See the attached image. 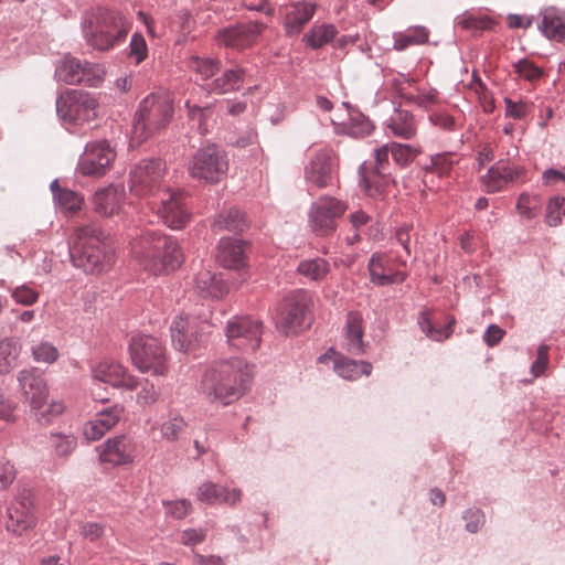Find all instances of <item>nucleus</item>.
Segmentation results:
<instances>
[{"instance_id": "nucleus-1", "label": "nucleus", "mask_w": 565, "mask_h": 565, "mask_svg": "<svg viewBox=\"0 0 565 565\" xmlns=\"http://www.w3.org/2000/svg\"><path fill=\"white\" fill-rule=\"evenodd\" d=\"M166 163L158 158L138 161L129 172V190L139 198L150 199L163 223L172 230H180L190 220L181 192L164 188Z\"/></svg>"}, {"instance_id": "nucleus-2", "label": "nucleus", "mask_w": 565, "mask_h": 565, "mask_svg": "<svg viewBox=\"0 0 565 565\" xmlns=\"http://www.w3.org/2000/svg\"><path fill=\"white\" fill-rule=\"evenodd\" d=\"M252 377V369L243 359L231 358L205 371L202 391L209 401L228 405L246 393Z\"/></svg>"}, {"instance_id": "nucleus-3", "label": "nucleus", "mask_w": 565, "mask_h": 565, "mask_svg": "<svg viewBox=\"0 0 565 565\" xmlns=\"http://www.w3.org/2000/svg\"><path fill=\"white\" fill-rule=\"evenodd\" d=\"M81 28L89 47L108 52L125 42L131 22L118 10L96 7L83 14Z\"/></svg>"}, {"instance_id": "nucleus-4", "label": "nucleus", "mask_w": 565, "mask_h": 565, "mask_svg": "<svg viewBox=\"0 0 565 565\" xmlns=\"http://www.w3.org/2000/svg\"><path fill=\"white\" fill-rule=\"evenodd\" d=\"M70 257L73 265L86 274H100L113 263L111 241L96 224L82 226L70 245Z\"/></svg>"}, {"instance_id": "nucleus-5", "label": "nucleus", "mask_w": 565, "mask_h": 565, "mask_svg": "<svg viewBox=\"0 0 565 565\" xmlns=\"http://www.w3.org/2000/svg\"><path fill=\"white\" fill-rule=\"evenodd\" d=\"M139 264L149 273L159 275L173 271L183 263L184 256L177 239L158 231H146L131 245Z\"/></svg>"}, {"instance_id": "nucleus-6", "label": "nucleus", "mask_w": 565, "mask_h": 565, "mask_svg": "<svg viewBox=\"0 0 565 565\" xmlns=\"http://www.w3.org/2000/svg\"><path fill=\"white\" fill-rule=\"evenodd\" d=\"M173 115L172 99L167 94L152 93L145 97L135 114L132 135L142 142L156 131L164 128Z\"/></svg>"}, {"instance_id": "nucleus-7", "label": "nucleus", "mask_w": 565, "mask_h": 565, "mask_svg": "<svg viewBox=\"0 0 565 565\" xmlns=\"http://www.w3.org/2000/svg\"><path fill=\"white\" fill-rule=\"evenodd\" d=\"M129 353L132 364L142 373L156 376L168 373V358L161 341L149 334H137L130 339Z\"/></svg>"}, {"instance_id": "nucleus-8", "label": "nucleus", "mask_w": 565, "mask_h": 565, "mask_svg": "<svg viewBox=\"0 0 565 565\" xmlns=\"http://www.w3.org/2000/svg\"><path fill=\"white\" fill-rule=\"evenodd\" d=\"M228 159L226 152L215 143L199 148L188 162L191 178L216 184L227 174Z\"/></svg>"}, {"instance_id": "nucleus-9", "label": "nucleus", "mask_w": 565, "mask_h": 565, "mask_svg": "<svg viewBox=\"0 0 565 565\" xmlns=\"http://www.w3.org/2000/svg\"><path fill=\"white\" fill-rule=\"evenodd\" d=\"M98 103L88 92L67 89L56 99V113L63 121L79 125L93 120Z\"/></svg>"}, {"instance_id": "nucleus-10", "label": "nucleus", "mask_w": 565, "mask_h": 565, "mask_svg": "<svg viewBox=\"0 0 565 565\" xmlns=\"http://www.w3.org/2000/svg\"><path fill=\"white\" fill-rule=\"evenodd\" d=\"M55 76L68 85L97 87L104 81L105 68L102 64L65 55L55 70Z\"/></svg>"}, {"instance_id": "nucleus-11", "label": "nucleus", "mask_w": 565, "mask_h": 565, "mask_svg": "<svg viewBox=\"0 0 565 565\" xmlns=\"http://www.w3.org/2000/svg\"><path fill=\"white\" fill-rule=\"evenodd\" d=\"M309 296L302 291H297L285 297L279 303L275 316L277 329L285 334H289L296 333L307 326L309 320Z\"/></svg>"}, {"instance_id": "nucleus-12", "label": "nucleus", "mask_w": 565, "mask_h": 565, "mask_svg": "<svg viewBox=\"0 0 565 565\" xmlns=\"http://www.w3.org/2000/svg\"><path fill=\"white\" fill-rule=\"evenodd\" d=\"M116 150L106 139L87 142L79 156L76 170L85 177H102L111 167Z\"/></svg>"}, {"instance_id": "nucleus-13", "label": "nucleus", "mask_w": 565, "mask_h": 565, "mask_svg": "<svg viewBox=\"0 0 565 565\" xmlns=\"http://www.w3.org/2000/svg\"><path fill=\"white\" fill-rule=\"evenodd\" d=\"M263 323L249 316L234 317L226 326V338L231 347L244 351H256L262 342Z\"/></svg>"}, {"instance_id": "nucleus-14", "label": "nucleus", "mask_w": 565, "mask_h": 565, "mask_svg": "<svg viewBox=\"0 0 565 565\" xmlns=\"http://www.w3.org/2000/svg\"><path fill=\"white\" fill-rule=\"evenodd\" d=\"M347 210V205L337 198L322 195L312 203L309 212V223L312 231L324 236L335 231L337 220Z\"/></svg>"}, {"instance_id": "nucleus-15", "label": "nucleus", "mask_w": 565, "mask_h": 565, "mask_svg": "<svg viewBox=\"0 0 565 565\" xmlns=\"http://www.w3.org/2000/svg\"><path fill=\"white\" fill-rule=\"evenodd\" d=\"M335 174L334 156L331 150L320 149L305 167V179L308 184L324 189L333 184Z\"/></svg>"}, {"instance_id": "nucleus-16", "label": "nucleus", "mask_w": 565, "mask_h": 565, "mask_svg": "<svg viewBox=\"0 0 565 565\" xmlns=\"http://www.w3.org/2000/svg\"><path fill=\"white\" fill-rule=\"evenodd\" d=\"M266 28L267 24L262 21H250L223 29L218 32L217 40L225 46L243 50L255 44Z\"/></svg>"}, {"instance_id": "nucleus-17", "label": "nucleus", "mask_w": 565, "mask_h": 565, "mask_svg": "<svg viewBox=\"0 0 565 565\" xmlns=\"http://www.w3.org/2000/svg\"><path fill=\"white\" fill-rule=\"evenodd\" d=\"M32 500L30 491L25 488L20 489L12 504L8 508L7 530L13 534L21 535L34 524V518L31 512Z\"/></svg>"}, {"instance_id": "nucleus-18", "label": "nucleus", "mask_w": 565, "mask_h": 565, "mask_svg": "<svg viewBox=\"0 0 565 565\" xmlns=\"http://www.w3.org/2000/svg\"><path fill=\"white\" fill-rule=\"evenodd\" d=\"M93 379L97 382L109 384L113 387H124L134 391L138 387V379L128 374L125 366L113 360L99 362L92 370Z\"/></svg>"}, {"instance_id": "nucleus-19", "label": "nucleus", "mask_w": 565, "mask_h": 565, "mask_svg": "<svg viewBox=\"0 0 565 565\" xmlns=\"http://www.w3.org/2000/svg\"><path fill=\"white\" fill-rule=\"evenodd\" d=\"M18 382L24 402L30 405L31 409H39L42 402H46L49 396L47 385L44 377L35 369L20 371Z\"/></svg>"}, {"instance_id": "nucleus-20", "label": "nucleus", "mask_w": 565, "mask_h": 565, "mask_svg": "<svg viewBox=\"0 0 565 565\" xmlns=\"http://www.w3.org/2000/svg\"><path fill=\"white\" fill-rule=\"evenodd\" d=\"M525 173V169L521 166L512 164L508 161L500 160L493 164L481 181L488 193L500 192L504 184L518 182Z\"/></svg>"}, {"instance_id": "nucleus-21", "label": "nucleus", "mask_w": 565, "mask_h": 565, "mask_svg": "<svg viewBox=\"0 0 565 565\" xmlns=\"http://www.w3.org/2000/svg\"><path fill=\"white\" fill-rule=\"evenodd\" d=\"M248 243L237 237H223L217 245L216 260L224 268L242 270L246 267Z\"/></svg>"}, {"instance_id": "nucleus-22", "label": "nucleus", "mask_w": 565, "mask_h": 565, "mask_svg": "<svg viewBox=\"0 0 565 565\" xmlns=\"http://www.w3.org/2000/svg\"><path fill=\"white\" fill-rule=\"evenodd\" d=\"M135 446L130 438L125 435L107 439L103 445L99 458L103 462L113 466L126 465L132 461Z\"/></svg>"}, {"instance_id": "nucleus-23", "label": "nucleus", "mask_w": 565, "mask_h": 565, "mask_svg": "<svg viewBox=\"0 0 565 565\" xmlns=\"http://www.w3.org/2000/svg\"><path fill=\"white\" fill-rule=\"evenodd\" d=\"M124 407L115 404L98 411L94 419L84 427V435L88 440H97L115 426L122 416Z\"/></svg>"}, {"instance_id": "nucleus-24", "label": "nucleus", "mask_w": 565, "mask_h": 565, "mask_svg": "<svg viewBox=\"0 0 565 565\" xmlns=\"http://www.w3.org/2000/svg\"><path fill=\"white\" fill-rule=\"evenodd\" d=\"M194 290L204 299H221L230 290L221 275L210 270H201L194 277Z\"/></svg>"}, {"instance_id": "nucleus-25", "label": "nucleus", "mask_w": 565, "mask_h": 565, "mask_svg": "<svg viewBox=\"0 0 565 565\" xmlns=\"http://www.w3.org/2000/svg\"><path fill=\"white\" fill-rule=\"evenodd\" d=\"M246 77V70L241 66L226 68L218 77L202 85L210 94H228L239 90Z\"/></svg>"}, {"instance_id": "nucleus-26", "label": "nucleus", "mask_w": 565, "mask_h": 565, "mask_svg": "<svg viewBox=\"0 0 565 565\" xmlns=\"http://www.w3.org/2000/svg\"><path fill=\"white\" fill-rule=\"evenodd\" d=\"M242 492L239 489H227L218 483L206 481L202 483L196 493L199 501L214 505V504H228L234 505L241 500Z\"/></svg>"}, {"instance_id": "nucleus-27", "label": "nucleus", "mask_w": 565, "mask_h": 565, "mask_svg": "<svg viewBox=\"0 0 565 565\" xmlns=\"http://www.w3.org/2000/svg\"><path fill=\"white\" fill-rule=\"evenodd\" d=\"M171 340L179 351H189L196 342L194 320L188 316H178L170 326Z\"/></svg>"}, {"instance_id": "nucleus-28", "label": "nucleus", "mask_w": 565, "mask_h": 565, "mask_svg": "<svg viewBox=\"0 0 565 565\" xmlns=\"http://www.w3.org/2000/svg\"><path fill=\"white\" fill-rule=\"evenodd\" d=\"M125 194L122 189L109 185L99 189L93 196L94 210L103 216H111L119 213Z\"/></svg>"}, {"instance_id": "nucleus-29", "label": "nucleus", "mask_w": 565, "mask_h": 565, "mask_svg": "<svg viewBox=\"0 0 565 565\" xmlns=\"http://www.w3.org/2000/svg\"><path fill=\"white\" fill-rule=\"evenodd\" d=\"M542 17L539 30L542 34L552 40L562 41L565 39V11L555 7L545 8L540 12Z\"/></svg>"}, {"instance_id": "nucleus-30", "label": "nucleus", "mask_w": 565, "mask_h": 565, "mask_svg": "<svg viewBox=\"0 0 565 565\" xmlns=\"http://www.w3.org/2000/svg\"><path fill=\"white\" fill-rule=\"evenodd\" d=\"M316 4L308 2L294 3L286 14L284 26L287 35L294 36L301 32L303 26L312 19Z\"/></svg>"}, {"instance_id": "nucleus-31", "label": "nucleus", "mask_w": 565, "mask_h": 565, "mask_svg": "<svg viewBox=\"0 0 565 565\" xmlns=\"http://www.w3.org/2000/svg\"><path fill=\"white\" fill-rule=\"evenodd\" d=\"M345 347L353 355L364 354L367 344L363 341L362 316L359 312H349L345 322Z\"/></svg>"}, {"instance_id": "nucleus-32", "label": "nucleus", "mask_w": 565, "mask_h": 565, "mask_svg": "<svg viewBox=\"0 0 565 565\" xmlns=\"http://www.w3.org/2000/svg\"><path fill=\"white\" fill-rule=\"evenodd\" d=\"M247 227L244 214L237 207L221 211L213 220L211 228L214 233L223 231L243 232Z\"/></svg>"}, {"instance_id": "nucleus-33", "label": "nucleus", "mask_w": 565, "mask_h": 565, "mask_svg": "<svg viewBox=\"0 0 565 565\" xmlns=\"http://www.w3.org/2000/svg\"><path fill=\"white\" fill-rule=\"evenodd\" d=\"M370 279L374 285L387 286L405 280L406 275L401 271L387 273L382 256L373 254L369 260Z\"/></svg>"}, {"instance_id": "nucleus-34", "label": "nucleus", "mask_w": 565, "mask_h": 565, "mask_svg": "<svg viewBox=\"0 0 565 565\" xmlns=\"http://www.w3.org/2000/svg\"><path fill=\"white\" fill-rule=\"evenodd\" d=\"M372 364L367 361H355L344 356H339L334 360V372L345 380H358L362 375H370L372 372Z\"/></svg>"}, {"instance_id": "nucleus-35", "label": "nucleus", "mask_w": 565, "mask_h": 565, "mask_svg": "<svg viewBox=\"0 0 565 565\" xmlns=\"http://www.w3.org/2000/svg\"><path fill=\"white\" fill-rule=\"evenodd\" d=\"M373 129L374 125L370 118L359 110L352 111L349 120L342 122L337 131L353 138H365L372 134Z\"/></svg>"}, {"instance_id": "nucleus-36", "label": "nucleus", "mask_w": 565, "mask_h": 565, "mask_svg": "<svg viewBox=\"0 0 565 565\" xmlns=\"http://www.w3.org/2000/svg\"><path fill=\"white\" fill-rule=\"evenodd\" d=\"M296 271L311 281H323L331 271V265L322 257L306 258L298 263Z\"/></svg>"}, {"instance_id": "nucleus-37", "label": "nucleus", "mask_w": 565, "mask_h": 565, "mask_svg": "<svg viewBox=\"0 0 565 565\" xmlns=\"http://www.w3.org/2000/svg\"><path fill=\"white\" fill-rule=\"evenodd\" d=\"M387 128L397 137L411 139L416 134L414 115L406 109H396L395 116L388 120Z\"/></svg>"}, {"instance_id": "nucleus-38", "label": "nucleus", "mask_w": 565, "mask_h": 565, "mask_svg": "<svg viewBox=\"0 0 565 565\" xmlns=\"http://www.w3.org/2000/svg\"><path fill=\"white\" fill-rule=\"evenodd\" d=\"M360 185L363 189L364 193L372 199L379 200L383 196L385 184H386V174L387 173H376L374 170H370L369 172H364V164L360 167Z\"/></svg>"}, {"instance_id": "nucleus-39", "label": "nucleus", "mask_w": 565, "mask_h": 565, "mask_svg": "<svg viewBox=\"0 0 565 565\" xmlns=\"http://www.w3.org/2000/svg\"><path fill=\"white\" fill-rule=\"evenodd\" d=\"M20 349L19 341L14 338L0 341V375L9 373L17 365Z\"/></svg>"}, {"instance_id": "nucleus-40", "label": "nucleus", "mask_w": 565, "mask_h": 565, "mask_svg": "<svg viewBox=\"0 0 565 565\" xmlns=\"http://www.w3.org/2000/svg\"><path fill=\"white\" fill-rule=\"evenodd\" d=\"M337 34L338 30L333 24L323 23L319 26L312 28L305 35V41L309 47L318 50L333 41Z\"/></svg>"}, {"instance_id": "nucleus-41", "label": "nucleus", "mask_w": 565, "mask_h": 565, "mask_svg": "<svg viewBox=\"0 0 565 565\" xmlns=\"http://www.w3.org/2000/svg\"><path fill=\"white\" fill-rule=\"evenodd\" d=\"M429 32L425 26L409 29L406 33L396 34L394 38V49L403 51L411 45H419L428 42Z\"/></svg>"}, {"instance_id": "nucleus-42", "label": "nucleus", "mask_w": 565, "mask_h": 565, "mask_svg": "<svg viewBox=\"0 0 565 565\" xmlns=\"http://www.w3.org/2000/svg\"><path fill=\"white\" fill-rule=\"evenodd\" d=\"M49 441L58 457H68L76 448L77 440L73 434L52 431Z\"/></svg>"}, {"instance_id": "nucleus-43", "label": "nucleus", "mask_w": 565, "mask_h": 565, "mask_svg": "<svg viewBox=\"0 0 565 565\" xmlns=\"http://www.w3.org/2000/svg\"><path fill=\"white\" fill-rule=\"evenodd\" d=\"M542 205L541 196L523 192L520 194L516 202V210L523 216L532 220L537 216Z\"/></svg>"}, {"instance_id": "nucleus-44", "label": "nucleus", "mask_w": 565, "mask_h": 565, "mask_svg": "<svg viewBox=\"0 0 565 565\" xmlns=\"http://www.w3.org/2000/svg\"><path fill=\"white\" fill-rule=\"evenodd\" d=\"M456 25L462 30L469 31H484L491 30L494 22L489 17H475L470 14H462L456 18Z\"/></svg>"}, {"instance_id": "nucleus-45", "label": "nucleus", "mask_w": 565, "mask_h": 565, "mask_svg": "<svg viewBox=\"0 0 565 565\" xmlns=\"http://www.w3.org/2000/svg\"><path fill=\"white\" fill-rule=\"evenodd\" d=\"M186 423L183 417L179 415L170 416L167 420L161 424L160 433L161 437L168 441H175L180 435L184 431Z\"/></svg>"}, {"instance_id": "nucleus-46", "label": "nucleus", "mask_w": 565, "mask_h": 565, "mask_svg": "<svg viewBox=\"0 0 565 565\" xmlns=\"http://www.w3.org/2000/svg\"><path fill=\"white\" fill-rule=\"evenodd\" d=\"M220 67L221 63L216 58L194 57L192 61V68L205 83L220 71Z\"/></svg>"}, {"instance_id": "nucleus-47", "label": "nucleus", "mask_w": 565, "mask_h": 565, "mask_svg": "<svg viewBox=\"0 0 565 565\" xmlns=\"http://www.w3.org/2000/svg\"><path fill=\"white\" fill-rule=\"evenodd\" d=\"M64 411V405L62 402L52 401L51 403L42 402V405L39 409H31V413L34 415L36 420L41 424H50L61 415Z\"/></svg>"}, {"instance_id": "nucleus-48", "label": "nucleus", "mask_w": 565, "mask_h": 565, "mask_svg": "<svg viewBox=\"0 0 565 565\" xmlns=\"http://www.w3.org/2000/svg\"><path fill=\"white\" fill-rule=\"evenodd\" d=\"M563 216H565V198L556 195L547 203L545 222L550 226H557L562 223Z\"/></svg>"}, {"instance_id": "nucleus-49", "label": "nucleus", "mask_w": 565, "mask_h": 565, "mask_svg": "<svg viewBox=\"0 0 565 565\" xmlns=\"http://www.w3.org/2000/svg\"><path fill=\"white\" fill-rule=\"evenodd\" d=\"M54 200L65 212H76L81 210L83 203V198L77 192L70 189H64L60 193H56Z\"/></svg>"}, {"instance_id": "nucleus-50", "label": "nucleus", "mask_w": 565, "mask_h": 565, "mask_svg": "<svg viewBox=\"0 0 565 565\" xmlns=\"http://www.w3.org/2000/svg\"><path fill=\"white\" fill-rule=\"evenodd\" d=\"M452 323H455L454 319L449 322L448 327L436 329L434 327L433 322L430 321V319L425 313H420V316L418 318V324H419L422 331L427 337H429L436 341H440V340L449 337V333H450L449 329Z\"/></svg>"}, {"instance_id": "nucleus-51", "label": "nucleus", "mask_w": 565, "mask_h": 565, "mask_svg": "<svg viewBox=\"0 0 565 565\" xmlns=\"http://www.w3.org/2000/svg\"><path fill=\"white\" fill-rule=\"evenodd\" d=\"M32 356L36 362L51 364L57 360L58 351L52 343L43 341L32 347Z\"/></svg>"}, {"instance_id": "nucleus-52", "label": "nucleus", "mask_w": 565, "mask_h": 565, "mask_svg": "<svg viewBox=\"0 0 565 565\" xmlns=\"http://www.w3.org/2000/svg\"><path fill=\"white\" fill-rule=\"evenodd\" d=\"M148 55V46L143 35L139 32L132 34L129 43L128 56L137 64L141 63Z\"/></svg>"}, {"instance_id": "nucleus-53", "label": "nucleus", "mask_w": 565, "mask_h": 565, "mask_svg": "<svg viewBox=\"0 0 565 565\" xmlns=\"http://www.w3.org/2000/svg\"><path fill=\"white\" fill-rule=\"evenodd\" d=\"M514 70L526 81H535L543 75V70L527 58H521L514 63Z\"/></svg>"}, {"instance_id": "nucleus-54", "label": "nucleus", "mask_w": 565, "mask_h": 565, "mask_svg": "<svg viewBox=\"0 0 565 565\" xmlns=\"http://www.w3.org/2000/svg\"><path fill=\"white\" fill-rule=\"evenodd\" d=\"M390 147L392 157L399 166L408 164L416 157V151L409 145L393 142Z\"/></svg>"}, {"instance_id": "nucleus-55", "label": "nucleus", "mask_w": 565, "mask_h": 565, "mask_svg": "<svg viewBox=\"0 0 565 565\" xmlns=\"http://www.w3.org/2000/svg\"><path fill=\"white\" fill-rule=\"evenodd\" d=\"M462 518L466 521L465 527L470 533H477L486 522L483 511L477 508L466 510Z\"/></svg>"}, {"instance_id": "nucleus-56", "label": "nucleus", "mask_w": 565, "mask_h": 565, "mask_svg": "<svg viewBox=\"0 0 565 565\" xmlns=\"http://www.w3.org/2000/svg\"><path fill=\"white\" fill-rule=\"evenodd\" d=\"M11 297L17 303L32 306L38 301L39 292L28 285H21L12 289Z\"/></svg>"}, {"instance_id": "nucleus-57", "label": "nucleus", "mask_w": 565, "mask_h": 565, "mask_svg": "<svg viewBox=\"0 0 565 565\" xmlns=\"http://www.w3.org/2000/svg\"><path fill=\"white\" fill-rule=\"evenodd\" d=\"M159 395L160 393L156 386L146 380L142 383L140 391L137 393L136 402L141 406H148L156 403Z\"/></svg>"}, {"instance_id": "nucleus-58", "label": "nucleus", "mask_w": 565, "mask_h": 565, "mask_svg": "<svg viewBox=\"0 0 565 565\" xmlns=\"http://www.w3.org/2000/svg\"><path fill=\"white\" fill-rule=\"evenodd\" d=\"M17 478L14 465L7 458H0V490L8 489Z\"/></svg>"}, {"instance_id": "nucleus-59", "label": "nucleus", "mask_w": 565, "mask_h": 565, "mask_svg": "<svg viewBox=\"0 0 565 565\" xmlns=\"http://www.w3.org/2000/svg\"><path fill=\"white\" fill-rule=\"evenodd\" d=\"M505 104V116L516 120H521L526 117L530 111V107L526 103L519 100L514 102L511 98H504Z\"/></svg>"}, {"instance_id": "nucleus-60", "label": "nucleus", "mask_w": 565, "mask_h": 565, "mask_svg": "<svg viewBox=\"0 0 565 565\" xmlns=\"http://www.w3.org/2000/svg\"><path fill=\"white\" fill-rule=\"evenodd\" d=\"M430 124L445 131H454L456 129V121L452 116L444 111H435L428 117Z\"/></svg>"}, {"instance_id": "nucleus-61", "label": "nucleus", "mask_w": 565, "mask_h": 565, "mask_svg": "<svg viewBox=\"0 0 565 565\" xmlns=\"http://www.w3.org/2000/svg\"><path fill=\"white\" fill-rule=\"evenodd\" d=\"M167 513L177 520L185 518L191 510V502L186 499H180L164 503Z\"/></svg>"}, {"instance_id": "nucleus-62", "label": "nucleus", "mask_w": 565, "mask_h": 565, "mask_svg": "<svg viewBox=\"0 0 565 565\" xmlns=\"http://www.w3.org/2000/svg\"><path fill=\"white\" fill-rule=\"evenodd\" d=\"M454 163L451 154L449 153H437L431 157V167L439 175L448 174L452 169Z\"/></svg>"}, {"instance_id": "nucleus-63", "label": "nucleus", "mask_w": 565, "mask_h": 565, "mask_svg": "<svg viewBox=\"0 0 565 565\" xmlns=\"http://www.w3.org/2000/svg\"><path fill=\"white\" fill-rule=\"evenodd\" d=\"M548 350H550V348L546 344H541L537 348L536 359L532 363V366H531V372L535 377L542 375L547 366Z\"/></svg>"}, {"instance_id": "nucleus-64", "label": "nucleus", "mask_w": 565, "mask_h": 565, "mask_svg": "<svg viewBox=\"0 0 565 565\" xmlns=\"http://www.w3.org/2000/svg\"><path fill=\"white\" fill-rule=\"evenodd\" d=\"M206 532L202 529H186L181 533V543L185 546H192L202 543L205 540Z\"/></svg>"}]
</instances>
